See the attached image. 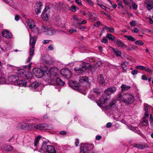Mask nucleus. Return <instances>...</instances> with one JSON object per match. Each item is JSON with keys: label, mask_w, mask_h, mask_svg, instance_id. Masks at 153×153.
<instances>
[{"label": "nucleus", "mask_w": 153, "mask_h": 153, "mask_svg": "<svg viewBox=\"0 0 153 153\" xmlns=\"http://www.w3.org/2000/svg\"><path fill=\"white\" fill-rule=\"evenodd\" d=\"M113 52L117 56H120L121 53V52H120L119 50L117 49H113Z\"/></svg>", "instance_id": "nucleus-34"}, {"label": "nucleus", "mask_w": 153, "mask_h": 153, "mask_svg": "<svg viewBox=\"0 0 153 153\" xmlns=\"http://www.w3.org/2000/svg\"><path fill=\"white\" fill-rule=\"evenodd\" d=\"M121 91H124L129 89L131 88V86L125 84H122L121 86Z\"/></svg>", "instance_id": "nucleus-27"}, {"label": "nucleus", "mask_w": 153, "mask_h": 153, "mask_svg": "<svg viewBox=\"0 0 153 153\" xmlns=\"http://www.w3.org/2000/svg\"><path fill=\"white\" fill-rule=\"evenodd\" d=\"M79 82L80 86L82 85L83 86L87 88L89 86V83L88 81V77L86 76H80L79 77Z\"/></svg>", "instance_id": "nucleus-6"}, {"label": "nucleus", "mask_w": 153, "mask_h": 153, "mask_svg": "<svg viewBox=\"0 0 153 153\" xmlns=\"http://www.w3.org/2000/svg\"><path fill=\"white\" fill-rule=\"evenodd\" d=\"M147 118H145L144 116L142 118V120L141 121L140 125L142 126H147L149 125V123L148 120L146 119Z\"/></svg>", "instance_id": "nucleus-22"}, {"label": "nucleus", "mask_w": 153, "mask_h": 153, "mask_svg": "<svg viewBox=\"0 0 153 153\" xmlns=\"http://www.w3.org/2000/svg\"><path fill=\"white\" fill-rule=\"evenodd\" d=\"M19 74H20L21 76H22V77H24L25 76L27 77V76L23 72V71H21L20 72V73L19 74Z\"/></svg>", "instance_id": "nucleus-58"}, {"label": "nucleus", "mask_w": 153, "mask_h": 153, "mask_svg": "<svg viewBox=\"0 0 153 153\" xmlns=\"http://www.w3.org/2000/svg\"><path fill=\"white\" fill-rule=\"evenodd\" d=\"M149 120L151 125L152 126V127H153V117L151 114H150Z\"/></svg>", "instance_id": "nucleus-46"}, {"label": "nucleus", "mask_w": 153, "mask_h": 153, "mask_svg": "<svg viewBox=\"0 0 153 153\" xmlns=\"http://www.w3.org/2000/svg\"><path fill=\"white\" fill-rule=\"evenodd\" d=\"M71 8V10L73 12H75L76 11V6L75 5L72 6Z\"/></svg>", "instance_id": "nucleus-53"}, {"label": "nucleus", "mask_w": 153, "mask_h": 153, "mask_svg": "<svg viewBox=\"0 0 153 153\" xmlns=\"http://www.w3.org/2000/svg\"><path fill=\"white\" fill-rule=\"evenodd\" d=\"M3 36L8 39L12 37L11 33L7 30H4L2 33Z\"/></svg>", "instance_id": "nucleus-20"}, {"label": "nucleus", "mask_w": 153, "mask_h": 153, "mask_svg": "<svg viewBox=\"0 0 153 153\" xmlns=\"http://www.w3.org/2000/svg\"><path fill=\"white\" fill-rule=\"evenodd\" d=\"M46 69H47L46 67H42L40 68H35L33 70V72L36 77L39 78L42 77L45 73H46L47 72Z\"/></svg>", "instance_id": "nucleus-5"}, {"label": "nucleus", "mask_w": 153, "mask_h": 153, "mask_svg": "<svg viewBox=\"0 0 153 153\" xmlns=\"http://www.w3.org/2000/svg\"><path fill=\"white\" fill-rule=\"evenodd\" d=\"M36 125L34 123L29 124H28V126L31 129H36L35 128Z\"/></svg>", "instance_id": "nucleus-39"}, {"label": "nucleus", "mask_w": 153, "mask_h": 153, "mask_svg": "<svg viewBox=\"0 0 153 153\" xmlns=\"http://www.w3.org/2000/svg\"><path fill=\"white\" fill-rule=\"evenodd\" d=\"M87 3L91 6L93 4V2L91 0H86Z\"/></svg>", "instance_id": "nucleus-51"}, {"label": "nucleus", "mask_w": 153, "mask_h": 153, "mask_svg": "<svg viewBox=\"0 0 153 153\" xmlns=\"http://www.w3.org/2000/svg\"><path fill=\"white\" fill-rule=\"evenodd\" d=\"M26 23L29 28L31 29L33 28L35 26L34 23L31 19L27 20Z\"/></svg>", "instance_id": "nucleus-21"}, {"label": "nucleus", "mask_w": 153, "mask_h": 153, "mask_svg": "<svg viewBox=\"0 0 153 153\" xmlns=\"http://www.w3.org/2000/svg\"><path fill=\"white\" fill-rule=\"evenodd\" d=\"M41 30L42 31L45 32L46 34L49 35H51L54 34L56 31V30H55L44 26L42 27Z\"/></svg>", "instance_id": "nucleus-7"}, {"label": "nucleus", "mask_w": 153, "mask_h": 153, "mask_svg": "<svg viewBox=\"0 0 153 153\" xmlns=\"http://www.w3.org/2000/svg\"><path fill=\"white\" fill-rule=\"evenodd\" d=\"M56 82L57 85H63L65 84V82L59 78H56Z\"/></svg>", "instance_id": "nucleus-29"}, {"label": "nucleus", "mask_w": 153, "mask_h": 153, "mask_svg": "<svg viewBox=\"0 0 153 153\" xmlns=\"http://www.w3.org/2000/svg\"><path fill=\"white\" fill-rule=\"evenodd\" d=\"M40 137L38 136L36 137L34 140V145L35 146H36L39 143Z\"/></svg>", "instance_id": "nucleus-42"}, {"label": "nucleus", "mask_w": 153, "mask_h": 153, "mask_svg": "<svg viewBox=\"0 0 153 153\" xmlns=\"http://www.w3.org/2000/svg\"><path fill=\"white\" fill-rule=\"evenodd\" d=\"M117 99L120 102H123L126 104H128L134 101V96L132 94L126 93L122 95L121 94L117 95Z\"/></svg>", "instance_id": "nucleus-2"}, {"label": "nucleus", "mask_w": 153, "mask_h": 153, "mask_svg": "<svg viewBox=\"0 0 153 153\" xmlns=\"http://www.w3.org/2000/svg\"><path fill=\"white\" fill-rule=\"evenodd\" d=\"M29 36L30 37L29 44L30 45V48L29 52V56L26 61L27 63H29L30 62L32 57L34 55L35 45L37 39V37L36 36H32L30 33Z\"/></svg>", "instance_id": "nucleus-1"}, {"label": "nucleus", "mask_w": 153, "mask_h": 153, "mask_svg": "<svg viewBox=\"0 0 153 153\" xmlns=\"http://www.w3.org/2000/svg\"><path fill=\"white\" fill-rule=\"evenodd\" d=\"M128 127L129 129L130 130H132L133 131L136 132L138 134H140V135L142 134L141 132L139 131L138 128L137 127H134L131 126H128Z\"/></svg>", "instance_id": "nucleus-25"}, {"label": "nucleus", "mask_w": 153, "mask_h": 153, "mask_svg": "<svg viewBox=\"0 0 153 153\" xmlns=\"http://www.w3.org/2000/svg\"><path fill=\"white\" fill-rule=\"evenodd\" d=\"M108 100V98L106 97L105 95V94L103 95L99 99V101L101 104L97 103V104L100 107L102 106L101 104H105L106 103Z\"/></svg>", "instance_id": "nucleus-17"}, {"label": "nucleus", "mask_w": 153, "mask_h": 153, "mask_svg": "<svg viewBox=\"0 0 153 153\" xmlns=\"http://www.w3.org/2000/svg\"><path fill=\"white\" fill-rule=\"evenodd\" d=\"M105 29L108 30L110 33H113L114 32V29L113 27H109L106 26H105Z\"/></svg>", "instance_id": "nucleus-40"}, {"label": "nucleus", "mask_w": 153, "mask_h": 153, "mask_svg": "<svg viewBox=\"0 0 153 153\" xmlns=\"http://www.w3.org/2000/svg\"><path fill=\"white\" fill-rule=\"evenodd\" d=\"M49 7L48 6H46L44 9L42 14V19L45 21H47L48 19V14L49 11L48 10Z\"/></svg>", "instance_id": "nucleus-13"}, {"label": "nucleus", "mask_w": 153, "mask_h": 153, "mask_svg": "<svg viewBox=\"0 0 153 153\" xmlns=\"http://www.w3.org/2000/svg\"><path fill=\"white\" fill-rule=\"evenodd\" d=\"M132 7H133V9L136 10L137 9V6L134 3H132Z\"/></svg>", "instance_id": "nucleus-52"}, {"label": "nucleus", "mask_w": 153, "mask_h": 153, "mask_svg": "<svg viewBox=\"0 0 153 153\" xmlns=\"http://www.w3.org/2000/svg\"><path fill=\"white\" fill-rule=\"evenodd\" d=\"M92 93H94L95 94L98 95L100 93V90L97 88H94L91 91Z\"/></svg>", "instance_id": "nucleus-38"}, {"label": "nucleus", "mask_w": 153, "mask_h": 153, "mask_svg": "<svg viewBox=\"0 0 153 153\" xmlns=\"http://www.w3.org/2000/svg\"><path fill=\"white\" fill-rule=\"evenodd\" d=\"M145 66L141 65H138L135 67V68L136 69H140L142 70H144L145 68Z\"/></svg>", "instance_id": "nucleus-45"}, {"label": "nucleus", "mask_w": 153, "mask_h": 153, "mask_svg": "<svg viewBox=\"0 0 153 153\" xmlns=\"http://www.w3.org/2000/svg\"><path fill=\"white\" fill-rule=\"evenodd\" d=\"M144 70L146 71L149 72H151V69H150L149 68L147 67H145Z\"/></svg>", "instance_id": "nucleus-55"}, {"label": "nucleus", "mask_w": 153, "mask_h": 153, "mask_svg": "<svg viewBox=\"0 0 153 153\" xmlns=\"http://www.w3.org/2000/svg\"><path fill=\"white\" fill-rule=\"evenodd\" d=\"M57 70L56 68H52L50 70V71H48V73L49 72V75H48V73L46 72L48 76H49L48 79L53 80V78L57 76Z\"/></svg>", "instance_id": "nucleus-11"}, {"label": "nucleus", "mask_w": 153, "mask_h": 153, "mask_svg": "<svg viewBox=\"0 0 153 153\" xmlns=\"http://www.w3.org/2000/svg\"><path fill=\"white\" fill-rule=\"evenodd\" d=\"M101 22L100 21H98L94 25V26L98 27L99 25L100 24Z\"/></svg>", "instance_id": "nucleus-57"}, {"label": "nucleus", "mask_w": 153, "mask_h": 153, "mask_svg": "<svg viewBox=\"0 0 153 153\" xmlns=\"http://www.w3.org/2000/svg\"><path fill=\"white\" fill-rule=\"evenodd\" d=\"M28 124L24 122H22L19 124L17 128L21 129H23L27 127Z\"/></svg>", "instance_id": "nucleus-24"}, {"label": "nucleus", "mask_w": 153, "mask_h": 153, "mask_svg": "<svg viewBox=\"0 0 153 153\" xmlns=\"http://www.w3.org/2000/svg\"><path fill=\"white\" fill-rule=\"evenodd\" d=\"M41 152L43 153H56L54 147L47 145L46 142H43L41 148Z\"/></svg>", "instance_id": "nucleus-3"}, {"label": "nucleus", "mask_w": 153, "mask_h": 153, "mask_svg": "<svg viewBox=\"0 0 153 153\" xmlns=\"http://www.w3.org/2000/svg\"><path fill=\"white\" fill-rule=\"evenodd\" d=\"M116 90V88L114 87H111L107 88L105 91V94L109 95L113 93H114Z\"/></svg>", "instance_id": "nucleus-16"}, {"label": "nucleus", "mask_w": 153, "mask_h": 153, "mask_svg": "<svg viewBox=\"0 0 153 153\" xmlns=\"http://www.w3.org/2000/svg\"><path fill=\"white\" fill-rule=\"evenodd\" d=\"M76 2L79 5H82V1L81 0H75Z\"/></svg>", "instance_id": "nucleus-54"}, {"label": "nucleus", "mask_w": 153, "mask_h": 153, "mask_svg": "<svg viewBox=\"0 0 153 153\" xmlns=\"http://www.w3.org/2000/svg\"><path fill=\"white\" fill-rule=\"evenodd\" d=\"M65 21L59 20L57 23V25L61 27H65Z\"/></svg>", "instance_id": "nucleus-28"}, {"label": "nucleus", "mask_w": 153, "mask_h": 153, "mask_svg": "<svg viewBox=\"0 0 153 153\" xmlns=\"http://www.w3.org/2000/svg\"><path fill=\"white\" fill-rule=\"evenodd\" d=\"M2 149L6 151H10L13 149V148L10 145H6L4 146Z\"/></svg>", "instance_id": "nucleus-26"}, {"label": "nucleus", "mask_w": 153, "mask_h": 153, "mask_svg": "<svg viewBox=\"0 0 153 153\" xmlns=\"http://www.w3.org/2000/svg\"><path fill=\"white\" fill-rule=\"evenodd\" d=\"M116 43L119 47H124L125 44H124L121 40H119L116 42Z\"/></svg>", "instance_id": "nucleus-32"}, {"label": "nucleus", "mask_w": 153, "mask_h": 153, "mask_svg": "<svg viewBox=\"0 0 153 153\" xmlns=\"http://www.w3.org/2000/svg\"><path fill=\"white\" fill-rule=\"evenodd\" d=\"M6 2L8 3V4L10 6L13 5L14 3L13 0H8Z\"/></svg>", "instance_id": "nucleus-48"}, {"label": "nucleus", "mask_w": 153, "mask_h": 153, "mask_svg": "<svg viewBox=\"0 0 153 153\" xmlns=\"http://www.w3.org/2000/svg\"><path fill=\"white\" fill-rule=\"evenodd\" d=\"M144 107V110L145 111L144 117L145 118H148L149 115L148 105H147L145 104Z\"/></svg>", "instance_id": "nucleus-30"}, {"label": "nucleus", "mask_w": 153, "mask_h": 153, "mask_svg": "<svg viewBox=\"0 0 153 153\" xmlns=\"http://www.w3.org/2000/svg\"><path fill=\"white\" fill-rule=\"evenodd\" d=\"M89 19L91 21H94L97 20V18L95 16H93V14L89 13L88 14Z\"/></svg>", "instance_id": "nucleus-33"}, {"label": "nucleus", "mask_w": 153, "mask_h": 153, "mask_svg": "<svg viewBox=\"0 0 153 153\" xmlns=\"http://www.w3.org/2000/svg\"><path fill=\"white\" fill-rule=\"evenodd\" d=\"M35 128L36 129L40 130L52 129L53 128V127L52 125H48V124L45 123H41L36 125Z\"/></svg>", "instance_id": "nucleus-9"}, {"label": "nucleus", "mask_w": 153, "mask_h": 153, "mask_svg": "<svg viewBox=\"0 0 153 153\" xmlns=\"http://www.w3.org/2000/svg\"><path fill=\"white\" fill-rule=\"evenodd\" d=\"M116 103V101L115 100H113L109 104V106L110 107H112L113 105H114Z\"/></svg>", "instance_id": "nucleus-49"}, {"label": "nucleus", "mask_w": 153, "mask_h": 153, "mask_svg": "<svg viewBox=\"0 0 153 153\" xmlns=\"http://www.w3.org/2000/svg\"><path fill=\"white\" fill-rule=\"evenodd\" d=\"M102 138V137L101 135H97L96 137V139L97 140H100Z\"/></svg>", "instance_id": "nucleus-64"}, {"label": "nucleus", "mask_w": 153, "mask_h": 153, "mask_svg": "<svg viewBox=\"0 0 153 153\" xmlns=\"http://www.w3.org/2000/svg\"><path fill=\"white\" fill-rule=\"evenodd\" d=\"M118 5L119 6L121 7H122V9L123 8V7L122 5L123 4L122 1H119V0H118Z\"/></svg>", "instance_id": "nucleus-59"}, {"label": "nucleus", "mask_w": 153, "mask_h": 153, "mask_svg": "<svg viewBox=\"0 0 153 153\" xmlns=\"http://www.w3.org/2000/svg\"><path fill=\"white\" fill-rule=\"evenodd\" d=\"M123 48H126L128 51H131V49L128 46H127L126 45H125Z\"/></svg>", "instance_id": "nucleus-60"}, {"label": "nucleus", "mask_w": 153, "mask_h": 153, "mask_svg": "<svg viewBox=\"0 0 153 153\" xmlns=\"http://www.w3.org/2000/svg\"><path fill=\"white\" fill-rule=\"evenodd\" d=\"M16 83L18 85L21 86H26V82L24 80H17Z\"/></svg>", "instance_id": "nucleus-23"}, {"label": "nucleus", "mask_w": 153, "mask_h": 153, "mask_svg": "<svg viewBox=\"0 0 153 153\" xmlns=\"http://www.w3.org/2000/svg\"><path fill=\"white\" fill-rule=\"evenodd\" d=\"M77 31L74 28H72L71 29H70L69 31V33L70 34H72L74 32H76Z\"/></svg>", "instance_id": "nucleus-47"}, {"label": "nucleus", "mask_w": 153, "mask_h": 153, "mask_svg": "<svg viewBox=\"0 0 153 153\" xmlns=\"http://www.w3.org/2000/svg\"><path fill=\"white\" fill-rule=\"evenodd\" d=\"M94 148V145L92 144H87L80 148V153H88V151L92 150Z\"/></svg>", "instance_id": "nucleus-8"}, {"label": "nucleus", "mask_w": 153, "mask_h": 153, "mask_svg": "<svg viewBox=\"0 0 153 153\" xmlns=\"http://www.w3.org/2000/svg\"><path fill=\"white\" fill-rule=\"evenodd\" d=\"M97 81L102 86H105L107 84V83L105 81L103 75L100 74L97 76Z\"/></svg>", "instance_id": "nucleus-14"}, {"label": "nucleus", "mask_w": 153, "mask_h": 153, "mask_svg": "<svg viewBox=\"0 0 153 153\" xmlns=\"http://www.w3.org/2000/svg\"><path fill=\"white\" fill-rule=\"evenodd\" d=\"M133 147L141 149H143V147L141 144H134Z\"/></svg>", "instance_id": "nucleus-41"}, {"label": "nucleus", "mask_w": 153, "mask_h": 153, "mask_svg": "<svg viewBox=\"0 0 153 153\" xmlns=\"http://www.w3.org/2000/svg\"><path fill=\"white\" fill-rule=\"evenodd\" d=\"M0 47L2 50L5 51L8 48V45L6 43H4L1 45Z\"/></svg>", "instance_id": "nucleus-31"}, {"label": "nucleus", "mask_w": 153, "mask_h": 153, "mask_svg": "<svg viewBox=\"0 0 153 153\" xmlns=\"http://www.w3.org/2000/svg\"><path fill=\"white\" fill-rule=\"evenodd\" d=\"M39 85L37 82H34L31 84V87L33 88H36L39 86Z\"/></svg>", "instance_id": "nucleus-37"}, {"label": "nucleus", "mask_w": 153, "mask_h": 153, "mask_svg": "<svg viewBox=\"0 0 153 153\" xmlns=\"http://www.w3.org/2000/svg\"><path fill=\"white\" fill-rule=\"evenodd\" d=\"M19 18L20 17L19 15H16L15 17V19L16 21H17L19 20Z\"/></svg>", "instance_id": "nucleus-63"}, {"label": "nucleus", "mask_w": 153, "mask_h": 153, "mask_svg": "<svg viewBox=\"0 0 153 153\" xmlns=\"http://www.w3.org/2000/svg\"><path fill=\"white\" fill-rule=\"evenodd\" d=\"M135 43L138 45H139L140 46L142 45H143V43L140 40H138L136 41Z\"/></svg>", "instance_id": "nucleus-44"}, {"label": "nucleus", "mask_w": 153, "mask_h": 153, "mask_svg": "<svg viewBox=\"0 0 153 153\" xmlns=\"http://www.w3.org/2000/svg\"><path fill=\"white\" fill-rule=\"evenodd\" d=\"M69 84L70 86L74 89L78 90L81 93L82 92L81 91V87L80 84L72 80L70 81Z\"/></svg>", "instance_id": "nucleus-12"}, {"label": "nucleus", "mask_w": 153, "mask_h": 153, "mask_svg": "<svg viewBox=\"0 0 153 153\" xmlns=\"http://www.w3.org/2000/svg\"><path fill=\"white\" fill-rule=\"evenodd\" d=\"M108 40L106 38H104L101 40V42L102 43H106L108 42Z\"/></svg>", "instance_id": "nucleus-62"}, {"label": "nucleus", "mask_w": 153, "mask_h": 153, "mask_svg": "<svg viewBox=\"0 0 153 153\" xmlns=\"http://www.w3.org/2000/svg\"><path fill=\"white\" fill-rule=\"evenodd\" d=\"M124 37L127 38L128 40L132 42H134L135 40V39L131 36L125 35Z\"/></svg>", "instance_id": "nucleus-35"}, {"label": "nucleus", "mask_w": 153, "mask_h": 153, "mask_svg": "<svg viewBox=\"0 0 153 153\" xmlns=\"http://www.w3.org/2000/svg\"><path fill=\"white\" fill-rule=\"evenodd\" d=\"M86 22H87V21H86V20H84L81 22L79 23H78V25H80L81 24H85V23H86Z\"/></svg>", "instance_id": "nucleus-61"}, {"label": "nucleus", "mask_w": 153, "mask_h": 153, "mask_svg": "<svg viewBox=\"0 0 153 153\" xmlns=\"http://www.w3.org/2000/svg\"><path fill=\"white\" fill-rule=\"evenodd\" d=\"M107 37L109 40L111 41L114 40L115 39V37L110 33L107 34Z\"/></svg>", "instance_id": "nucleus-36"}, {"label": "nucleus", "mask_w": 153, "mask_h": 153, "mask_svg": "<svg viewBox=\"0 0 153 153\" xmlns=\"http://www.w3.org/2000/svg\"><path fill=\"white\" fill-rule=\"evenodd\" d=\"M130 24L132 26H135V22L134 21H132V22H130Z\"/></svg>", "instance_id": "nucleus-56"}, {"label": "nucleus", "mask_w": 153, "mask_h": 153, "mask_svg": "<svg viewBox=\"0 0 153 153\" xmlns=\"http://www.w3.org/2000/svg\"><path fill=\"white\" fill-rule=\"evenodd\" d=\"M92 66L89 63H82L80 65L79 67H75L74 70L76 73H83L86 69H90Z\"/></svg>", "instance_id": "nucleus-4"}, {"label": "nucleus", "mask_w": 153, "mask_h": 153, "mask_svg": "<svg viewBox=\"0 0 153 153\" xmlns=\"http://www.w3.org/2000/svg\"><path fill=\"white\" fill-rule=\"evenodd\" d=\"M18 79V76L15 75H12L8 78L7 81L9 82L15 83L16 82Z\"/></svg>", "instance_id": "nucleus-19"}, {"label": "nucleus", "mask_w": 153, "mask_h": 153, "mask_svg": "<svg viewBox=\"0 0 153 153\" xmlns=\"http://www.w3.org/2000/svg\"><path fill=\"white\" fill-rule=\"evenodd\" d=\"M144 4L149 10L153 8V1L151 0H146L144 2Z\"/></svg>", "instance_id": "nucleus-15"}, {"label": "nucleus", "mask_w": 153, "mask_h": 153, "mask_svg": "<svg viewBox=\"0 0 153 153\" xmlns=\"http://www.w3.org/2000/svg\"><path fill=\"white\" fill-rule=\"evenodd\" d=\"M6 82L5 79L3 77H0V84H3Z\"/></svg>", "instance_id": "nucleus-43"}, {"label": "nucleus", "mask_w": 153, "mask_h": 153, "mask_svg": "<svg viewBox=\"0 0 153 153\" xmlns=\"http://www.w3.org/2000/svg\"><path fill=\"white\" fill-rule=\"evenodd\" d=\"M43 4L41 2H39L36 3L35 5V11L36 13V14H38L40 13L41 7L42 6Z\"/></svg>", "instance_id": "nucleus-18"}, {"label": "nucleus", "mask_w": 153, "mask_h": 153, "mask_svg": "<svg viewBox=\"0 0 153 153\" xmlns=\"http://www.w3.org/2000/svg\"><path fill=\"white\" fill-rule=\"evenodd\" d=\"M138 72V71L137 70H133L131 71V74L133 75L137 74Z\"/></svg>", "instance_id": "nucleus-50"}, {"label": "nucleus", "mask_w": 153, "mask_h": 153, "mask_svg": "<svg viewBox=\"0 0 153 153\" xmlns=\"http://www.w3.org/2000/svg\"><path fill=\"white\" fill-rule=\"evenodd\" d=\"M60 72L63 76L67 79L70 78L72 75L71 71L68 68L62 69Z\"/></svg>", "instance_id": "nucleus-10"}]
</instances>
